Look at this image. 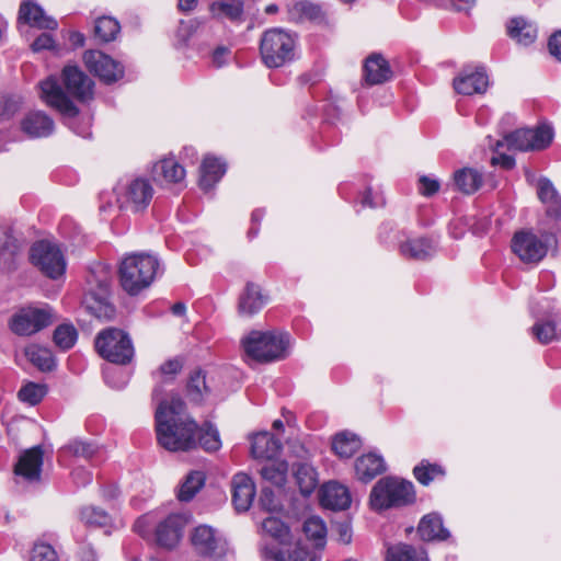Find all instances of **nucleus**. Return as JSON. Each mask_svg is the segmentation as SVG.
I'll list each match as a JSON object with an SVG mask.
<instances>
[{
    "label": "nucleus",
    "instance_id": "obj_7",
    "mask_svg": "<svg viewBox=\"0 0 561 561\" xmlns=\"http://www.w3.org/2000/svg\"><path fill=\"white\" fill-rule=\"evenodd\" d=\"M98 353L106 360L126 365L134 357V346L126 332L116 328L101 331L95 339Z\"/></svg>",
    "mask_w": 561,
    "mask_h": 561
},
{
    "label": "nucleus",
    "instance_id": "obj_39",
    "mask_svg": "<svg viewBox=\"0 0 561 561\" xmlns=\"http://www.w3.org/2000/svg\"><path fill=\"white\" fill-rule=\"evenodd\" d=\"M538 197L548 205L547 213L550 216L559 217L561 214V197L550 180L541 178L538 181Z\"/></svg>",
    "mask_w": 561,
    "mask_h": 561
},
{
    "label": "nucleus",
    "instance_id": "obj_29",
    "mask_svg": "<svg viewBox=\"0 0 561 561\" xmlns=\"http://www.w3.org/2000/svg\"><path fill=\"white\" fill-rule=\"evenodd\" d=\"M364 75L369 84H380L391 78L392 71L381 55L373 54L365 61Z\"/></svg>",
    "mask_w": 561,
    "mask_h": 561
},
{
    "label": "nucleus",
    "instance_id": "obj_50",
    "mask_svg": "<svg viewBox=\"0 0 561 561\" xmlns=\"http://www.w3.org/2000/svg\"><path fill=\"white\" fill-rule=\"evenodd\" d=\"M205 474L202 471H192L182 483L178 497L182 502L191 501L195 494L203 488Z\"/></svg>",
    "mask_w": 561,
    "mask_h": 561
},
{
    "label": "nucleus",
    "instance_id": "obj_24",
    "mask_svg": "<svg viewBox=\"0 0 561 561\" xmlns=\"http://www.w3.org/2000/svg\"><path fill=\"white\" fill-rule=\"evenodd\" d=\"M320 502L325 508L343 511L350 507L352 499L346 486L331 481L321 488Z\"/></svg>",
    "mask_w": 561,
    "mask_h": 561
},
{
    "label": "nucleus",
    "instance_id": "obj_9",
    "mask_svg": "<svg viewBox=\"0 0 561 561\" xmlns=\"http://www.w3.org/2000/svg\"><path fill=\"white\" fill-rule=\"evenodd\" d=\"M190 540L195 552L202 557L217 560L224 558L229 551L225 536L209 525L196 526L190 535Z\"/></svg>",
    "mask_w": 561,
    "mask_h": 561
},
{
    "label": "nucleus",
    "instance_id": "obj_14",
    "mask_svg": "<svg viewBox=\"0 0 561 561\" xmlns=\"http://www.w3.org/2000/svg\"><path fill=\"white\" fill-rule=\"evenodd\" d=\"M85 67L106 83L115 82L124 76L123 66L100 50H88L83 55Z\"/></svg>",
    "mask_w": 561,
    "mask_h": 561
},
{
    "label": "nucleus",
    "instance_id": "obj_19",
    "mask_svg": "<svg viewBox=\"0 0 561 561\" xmlns=\"http://www.w3.org/2000/svg\"><path fill=\"white\" fill-rule=\"evenodd\" d=\"M231 493L236 510L247 512L251 507L256 494L252 478L244 472L236 473L231 480Z\"/></svg>",
    "mask_w": 561,
    "mask_h": 561
},
{
    "label": "nucleus",
    "instance_id": "obj_62",
    "mask_svg": "<svg viewBox=\"0 0 561 561\" xmlns=\"http://www.w3.org/2000/svg\"><path fill=\"white\" fill-rule=\"evenodd\" d=\"M491 163L493 165H497L499 164L502 168H504L505 170H511L515 165V159L512 156H508V154H499V156L492 157Z\"/></svg>",
    "mask_w": 561,
    "mask_h": 561
},
{
    "label": "nucleus",
    "instance_id": "obj_18",
    "mask_svg": "<svg viewBox=\"0 0 561 561\" xmlns=\"http://www.w3.org/2000/svg\"><path fill=\"white\" fill-rule=\"evenodd\" d=\"M187 523L183 514H170L156 528L157 542L164 548L175 547L183 535V529Z\"/></svg>",
    "mask_w": 561,
    "mask_h": 561
},
{
    "label": "nucleus",
    "instance_id": "obj_55",
    "mask_svg": "<svg viewBox=\"0 0 561 561\" xmlns=\"http://www.w3.org/2000/svg\"><path fill=\"white\" fill-rule=\"evenodd\" d=\"M182 367L183 364L179 358L169 359L159 367L156 375L161 379L162 382H168L181 371Z\"/></svg>",
    "mask_w": 561,
    "mask_h": 561
},
{
    "label": "nucleus",
    "instance_id": "obj_46",
    "mask_svg": "<svg viewBox=\"0 0 561 561\" xmlns=\"http://www.w3.org/2000/svg\"><path fill=\"white\" fill-rule=\"evenodd\" d=\"M387 561H428L426 552L409 545H396L388 549Z\"/></svg>",
    "mask_w": 561,
    "mask_h": 561
},
{
    "label": "nucleus",
    "instance_id": "obj_35",
    "mask_svg": "<svg viewBox=\"0 0 561 561\" xmlns=\"http://www.w3.org/2000/svg\"><path fill=\"white\" fill-rule=\"evenodd\" d=\"M507 32L513 39L525 46L533 44L538 34L536 25L522 16L510 21Z\"/></svg>",
    "mask_w": 561,
    "mask_h": 561
},
{
    "label": "nucleus",
    "instance_id": "obj_64",
    "mask_svg": "<svg viewBox=\"0 0 561 561\" xmlns=\"http://www.w3.org/2000/svg\"><path fill=\"white\" fill-rule=\"evenodd\" d=\"M336 531L339 534V540L343 543L351 542L352 530L347 523H339L336 525Z\"/></svg>",
    "mask_w": 561,
    "mask_h": 561
},
{
    "label": "nucleus",
    "instance_id": "obj_17",
    "mask_svg": "<svg viewBox=\"0 0 561 561\" xmlns=\"http://www.w3.org/2000/svg\"><path fill=\"white\" fill-rule=\"evenodd\" d=\"M62 83L69 95L84 102L93 95L92 80L77 66H66L61 72Z\"/></svg>",
    "mask_w": 561,
    "mask_h": 561
},
{
    "label": "nucleus",
    "instance_id": "obj_34",
    "mask_svg": "<svg viewBox=\"0 0 561 561\" xmlns=\"http://www.w3.org/2000/svg\"><path fill=\"white\" fill-rule=\"evenodd\" d=\"M419 534L423 540H445L449 537V531L444 527L439 515L432 513L425 515L419 524Z\"/></svg>",
    "mask_w": 561,
    "mask_h": 561
},
{
    "label": "nucleus",
    "instance_id": "obj_63",
    "mask_svg": "<svg viewBox=\"0 0 561 561\" xmlns=\"http://www.w3.org/2000/svg\"><path fill=\"white\" fill-rule=\"evenodd\" d=\"M230 51L226 47H218L213 53V64L216 67H221L226 64L227 57L229 56Z\"/></svg>",
    "mask_w": 561,
    "mask_h": 561
},
{
    "label": "nucleus",
    "instance_id": "obj_41",
    "mask_svg": "<svg viewBox=\"0 0 561 561\" xmlns=\"http://www.w3.org/2000/svg\"><path fill=\"white\" fill-rule=\"evenodd\" d=\"M302 530L308 540L312 541L314 548L323 549L327 543V525L319 516H310L305 523Z\"/></svg>",
    "mask_w": 561,
    "mask_h": 561
},
{
    "label": "nucleus",
    "instance_id": "obj_6",
    "mask_svg": "<svg viewBox=\"0 0 561 561\" xmlns=\"http://www.w3.org/2000/svg\"><path fill=\"white\" fill-rule=\"evenodd\" d=\"M412 482L393 477L380 479L373 488L369 496L370 506L382 511L393 506L407 505L414 501Z\"/></svg>",
    "mask_w": 561,
    "mask_h": 561
},
{
    "label": "nucleus",
    "instance_id": "obj_20",
    "mask_svg": "<svg viewBox=\"0 0 561 561\" xmlns=\"http://www.w3.org/2000/svg\"><path fill=\"white\" fill-rule=\"evenodd\" d=\"M213 20L240 25L245 21L243 0H214L208 5Z\"/></svg>",
    "mask_w": 561,
    "mask_h": 561
},
{
    "label": "nucleus",
    "instance_id": "obj_42",
    "mask_svg": "<svg viewBox=\"0 0 561 561\" xmlns=\"http://www.w3.org/2000/svg\"><path fill=\"white\" fill-rule=\"evenodd\" d=\"M360 446L359 437L350 432L336 434L332 442V449L340 458H351Z\"/></svg>",
    "mask_w": 561,
    "mask_h": 561
},
{
    "label": "nucleus",
    "instance_id": "obj_33",
    "mask_svg": "<svg viewBox=\"0 0 561 561\" xmlns=\"http://www.w3.org/2000/svg\"><path fill=\"white\" fill-rule=\"evenodd\" d=\"M21 243L11 233L4 232V241L0 245V272L10 273L18 266Z\"/></svg>",
    "mask_w": 561,
    "mask_h": 561
},
{
    "label": "nucleus",
    "instance_id": "obj_54",
    "mask_svg": "<svg viewBox=\"0 0 561 561\" xmlns=\"http://www.w3.org/2000/svg\"><path fill=\"white\" fill-rule=\"evenodd\" d=\"M80 516L85 524L92 526H104L108 522L106 512L93 506L83 508Z\"/></svg>",
    "mask_w": 561,
    "mask_h": 561
},
{
    "label": "nucleus",
    "instance_id": "obj_22",
    "mask_svg": "<svg viewBox=\"0 0 561 561\" xmlns=\"http://www.w3.org/2000/svg\"><path fill=\"white\" fill-rule=\"evenodd\" d=\"M43 466V450L41 446H35L25 450L19 458L14 467L16 476L24 478L30 482L38 481Z\"/></svg>",
    "mask_w": 561,
    "mask_h": 561
},
{
    "label": "nucleus",
    "instance_id": "obj_57",
    "mask_svg": "<svg viewBox=\"0 0 561 561\" xmlns=\"http://www.w3.org/2000/svg\"><path fill=\"white\" fill-rule=\"evenodd\" d=\"M67 448L75 456L82 457L84 459L91 458L95 453V448L92 444L82 440H73Z\"/></svg>",
    "mask_w": 561,
    "mask_h": 561
},
{
    "label": "nucleus",
    "instance_id": "obj_15",
    "mask_svg": "<svg viewBox=\"0 0 561 561\" xmlns=\"http://www.w3.org/2000/svg\"><path fill=\"white\" fill-rule=\"evenodd\" d=\"M533 316L536 319L531 328V332L538 342L548 344L558 337L556 323L552 318L558 313L554 307L548 301L543 300L531 307Z\"/></svg>",
    "mask_w": 561,
    "mask_h": 561
},
{
    "label": "nucleus",
    "instance_id": "obj_47",
    "mask_svg": "<svg viewBox=\"0 0 561 561\" xmlns=\"http://www.w3.org/2000/svg\"><path fill=\"white\" fill-rule=\"evenodd\" d=\"M30 362L43 371H50L55 367V359L51 352L38 345H31L25 350Z\"/></svg>",
    "mask_w": 561,
    "mask_h": 561
},
{
    "label": "nucleus",
    "instance_id": "obj_61",
    "mask_svg": "<svg viewBox=\"0 0 561 561\" xmlns=\"http://www.w3.org/2000/svg\"><path fill=\"white\" fill-rule=\"evenodd\" d=\"M548 47L550 54L561 61V31L550 37Z\"/></svg>",
    "mask_w": 561,
    "mask_h": 561
},
{
    "label": "nucleus",
    "instance_id": "obj_49",
    "mask_svg": "<svg viewBox=\"0 0 561 561\" xmlns=\"http://www.w3.org/2000/svg\"><path fill=\"white\" fill-rule=\"evenodd\" d=\"M196 436H198L196 438L197 446H201L206 451H216L221 446L217 428L208 422L202 427L197 426Z\"/></svg>",
    "mask_w": 561,
    "mask_h": 561
},
{
    "label": "nucleus",
    "instance_id": "obj_23",
    "mask_svg": "<svg viewBox=\"0 0 561 561\" xmlns=\"http://www.w3.org/2000/svg\"><path fill=\"white\" fill-rule=\"evenodd\" d=\"M488 85V76L482 69L471 72L466 68L454 79V89L457 93L463 95L484 93Z\"/></svg>",
    "mask_w": 561,
    "mask_h": 561
},
{
    "label": "nucleus",
    "instance_id": "obj_16",
    "mask_svg": "<svg viewBox=\"0 0 561 561\" xmlns=\"http://www.w3.org/2000/svg\"><path fill=\"white\" fill-rule=\"evenodd\" d=\"M513 252L526 263H537L547 254V245L529 231L516 232L512 240Z\"/></svg>",
    "mask_w": 561,
    "mask_h": 561
},
{
    "label": "nucleus",
    "instance_id": "obj_51",
    "mask_svg": "<svg viewBox=\"0 0 561 561\" xmlns=\"http://www.w3.org/2000/svg\"><path fill=\"white\" fill-rule=\"evenodd\" d=\"M415 479L423 485H428L434 479L444 476L445 471L437 463L422 460L414 469Z\"/></svg>",
    "mask_w": 561,
    "mask_h": 561
},
{
    "label": "nucleus",
    "instance_id": "obj_36",
    "mask_svg": "<svg viewBox=\"0 0 561 561\" xmlns=\"http://www.w3.org/2000/svg\"><path fill=\"white\" fill-rule=\"evenodd\" d=\"M226 165L218 159L206 157L201 165L199 186L204 191L210 190L225 174Z\"/></svg>",
    "mask_w": 561,
    "mask_h": 561
},
{
    "label": "nucleus",
    "instance_id": "obj_25",
    "mask_svg": "<svg viewBox=\"0 0 561 561\" xmlns=\"http://www.w3.org/2000/svg\"><path fill=\"white\" fill-rule=\"evenodd\" d=\"M265 304L266 297L262 294L260 286L249 282L239 297L238 311L243 317H252Z\"/></svg>",
    "mask_w": 561,
    "mask_h": 561
},
{
    "label": "nucleus",
    "instance_id": "obj_32",
    "mask_svg": "<svg viewBox=\"0 0 561 561\" xmlns=\"http://www.w3.org/2000/svg\"><path fill=\"white\" fill-rule=\"evenodd\" d=\"M435 243L428 238L409 239L400 245V253L408 259L426 260L435 253Z\"/></svg>",
    "mask_w": 561,
    "mask_h": 561
},
{
    "label": "nucleus",
    "instance_id": "obj_44",
    "mask_svg": "<svg viewBox=\"0 0 561 561\" xmlns=\"http://www.w3.org/2000/svg\"><path fill=\"white\" fill-rule=\"evenodd\" d=\"M262 531L283 546L290 543L293 539L289 527L276 517L265 518L262 523Z\"/></svg>",
    "mask_w": 561,
    "mask_h": 561
},
{
    "label": "nucleus",
    "instance_id": "obj_2",
    "mask_svg": "<svg viewBox=\"0 0 561 561\" xmlns=\"http://www.w3.org/2000/svg\"><path fill=\"white\" fill-rule=\"evenodd\" d=\"M111 279V271L103 264H96L87 277L88 290L83 297V306L101 320H112L115 316V307L108 299Z\"/></svg>",
    "mask_w": 561,
    "mask_h": 561
},
{
    "label": "nucleus",
    "instance_id": "obj_59",
    "mask_svg": "<svg viewBox=\"0 0 561 561\" xmlns=\"http://www.w3.org/2000/svg\"><path fill=\"white\" fill-rule=\"evenodd\" d=\"M419 184V191L424 196H431L439 190L438 181L425 175L420 178Z\"/></svg>",
    "mask_w": 561,
    "mask_h": 561
},
{
    "label": "nucleus",
    "instance_id": "obj_4",
    "mask_svg": "<svg viewBox=\"0 0 561 561\" xmlns=\"http://www.w3.org/2000/svg\"><path fill=\"white\" fill-rule=\"evenodd\" d=\"M245 354L260 363L280 360L288 354L289 335L280 331H252L243 340Z\"/></svg>",
    "mask_w": 561,
    "mask_h": 561
},
{
    "label": "nucleus",
    "instance_id": "obj_10",
    "mask_svg": "<svg viewBox=\"0 0 561 561\" xmlns=\"http://www.w3.org/2000/svg\"><path fill=\"white\" fill-rule=\"evenodd\" d=\"M54 320V310L48 305L26 307L11 318L10 328L18 335H31L47 328Z\"/></svg>",
    "mask_w": 561,
    "mask_h": 561
},
{
    "label": "nucleus",
    "instance_id": "obj_48",
    "mask_svg": "<svg viewBox=\"0 0 561 561\" xmlns=\"http://www.w3.org/2000/svg\"><path fill=\"white\" fill-rule=\"evenodd\" d=\"M121 32L118 21L112 16H101L95 21L94 35L104 43L112 42Z\"/></svg>",
    "mask_w": 561,
    "mask_h": 561
},
{
    "label": "nucleus",
    "instance_id": "obj_5",
    "mask_svg": "<svg viewBox=\"0 0 561 561\" xmlns=\"http://www.w3.org/2000/svg\"><path fill=\"white\" fill-rule=\"evenodd\" d=\"M296 37L283 28H271L263 33L260 54L265 66L279 68L294 60Z\"/></svg>",
    "mask_w": 561,
    "mask_h": 561
},
{
    "label": "nucleus",
    "instance_id": "obj_26",
    "mask_svg": "<svg viewBox=\"0 0 561 561\" xmlns=\"http://www.w3.org/2000/svg\"><path fill=\"white\" fill-rule=\"evenodd\" d=\"M21 128L28 137H47L54 130V122L47 114L34 111L24 117Z\"/></svg>",
    "mask_w": 561,
    "mask_h": 561
},
{
    "label": "nucleus",
    "instance_id": "obj_37",
    "mask_svg": "<svg viewBox=\"0 0 561 561\" xmlns=\"http://www.w3.org/2000/svg\"><path fill=\"white\" fill-rule=\"evenodd\" d=\"M294 477L300 493L305 496L310 495L316 490L319 482L316 469L308 462L295 465Z\"/></svg>",
    "mask_w": 561,
    "mask_h": 561
},
{
    "label": "nucleus",
    "instance_id": "obj_43",
    "mask_svg": "<svg viewBox=\"0 0 561 561\" xmlns=\"http://www.w3.org/2000/svg\"><path fill=\"white\" fill-rule=\"evenodd\" d=\"M454 180L459 191L465 194H473L483 183L482 174L471 168L458 170L454 175Z\"/></svg>",
    "mask_w": 561,
    "mask_h": 561
},
{
    "label": "nucleus",
    "instance_id": "obj_28",
    "mask_svg": "<svg viewBox=\"0 0 561 561\" xmlns=\"http://www.w3.org/2000/svg\"><path fill=\"white\" fill-rule=\"evenodd\" d=\"M280 449L279 439L267 432L255 434L251 438V454L256 459H273Z\"/></svg>",
    "mask_w": 561,
    "mask_h": 561
},
{
    "label": "nucleus",
    "instance_id": "obj_56",
    "mask_svg": "<svg viewBox=\"0 0 561 561\" xmlns=\"http://www.w3.org/2000/svg\"><path fill=\"white\" fill-rule=\"evenodd\" d=\"M54 548L46 543H37L32 550L31 561H57Z\"/></svg>",
    "mask_w": 561,
    "mask_h": 561
},
{
    "label": "nucleus",
    "instance_id": "obj_53",
    "mask_svg": "<svg viewBox=\"0 0 561 561\" xmlns=\"http://www.w3.org/2000/svg\"><path fill=\"white\" fill-rule=\"evenodd\" d=\"M45 394V386L35 382H28L19 390L18 398L24 403L36 405L43 400Z\"/></svg>",
    "mask_w": 561,
    "mask_h": 561
},
{
    "label": "nucleus",
    "instance_id": "obj_8",
    "mask_svg": "<svg viewBox=\"0 0 561 561\" xmlns=\"http://www.w3.org/2000/svg\"><path fill=\"white\" fill-rule=\"evenodd\" d=\"M30 260L45 276L58 279L66 272V259L56 243L47 240L35 242L30 250Z\"/></svg>",
    "mask_w": 561,
    "mask_h": 561
},
{
    "label": "nucleus",
    "instance_id": "obj_58",
    "mask_svg": "<svg viewBox=\"0 0 561 561\" xmlns=\"http://www.w3.org/2000/svg\"><path fill=\"white\" fill-rule=\"evenodd\" d=\"M261 507L267 512H275L280 508V503L276 499L274 492L264 488L259 499Z\"/></svg>",
    "mask_w": 561,
    "mask_h": 561
},
{
    "label": "nucleus",
    "instance_id": "obj_40",
    "mask_svg": "<svg viewBox=\"0 0 561 561\" xmlns=\"http://www.w3.org/2000/svg\"><path fill=\"white\" fill-rule=\"evenodd\" d=\"M186 393L191 401L195 403L203 402L210 393V388L206 381V375L203 370H194L187 380Z\"/></svg>",
    "mask_w": 561,
    "mask_h": 561
},
{
    "label": "nucleus",
    "instance_id": "obj_3",
    "mask_svg": "<svg viewBox=\"0 0 561 561\" xmlns=\"http://www.w3.org/2000/svg\"><path fill=\"white\" fill-rule=\"evenodd\" d=\"M159 268L157 257L146 253L127 255L119 266V280L125 291L137 295L154 279Z\"/></svg>",
    "mask_w": 561,
    "mask_h": 561
},
{
    "label": "nucleus",
    "instance_id": "obj_38",
    "mask_svg": "<svg viewBox=\"0 0 561 561\" xmlns=\"http://www.w3.org/2000/svg\"><path fill=\"white\" fill-rule=\"evenodd\" d=\"M153 175L168 183H180L185 178L184 168L174 159L165 158L153 165Z\"/></svg>",
    "mask_w": 561,
    "mask_h": 561
},
{
    "label": "nucleus",
    "instance_id": "obj_31",
    "mask_svg": "<svg viewBox=\"0 0 561 561\" xmlns=\"http://www.w3.org/2000/svg\"><path fill=\"white\" fill-rule=\"evenodd\" d=\"M386 470L383 458L369 453L357 458L355 462L356 476L362 481H370Z\"/></svg>",
    "mask_w": 561,
    "mask_h": 561
},
{
    "label": "nucleus",
    "instance_id": "obj_1",
    "mask_svg": "<svg viewBox=\"0 0 561 561\" xmlns=\"http://www.w3.org/2000/svg\"><path fill=\"white\" fill-rule=\"evenodd\" d=\"M158 444L169 451H187L197 447V423L186 412L180 397L161 401L156 410Z\"/></svg>",
    "mask_w": 561,
    "mask_h": 561
},
{
    "label": "nucleus",
    "instance_id": "obj_13",
    "mask_svg": "<svg viewBox=\"0 0 561 561\" xmlns=\"http://www.w3.org/2000/svg\"><path fill=\"white\" fill-rule=\"evenodd\" d=\"M41 98L66 118L71 119L78 116V107L68 98L55 77H49L41 82Z\"/></svg>",
    "mask_w": 561,
    "mask_h": 561
},
{
    "label": "nucleus",
    "instance_id": "obj_11",
    "mask_svg": "<svg viewBox=\"0 0 561 561\" xmlns=\"http://www.w3.org/2000/svg\"><path fill=\"white\" fill-rule=\"evenodd\" d=\"M153 196V187L149 180L136 178L117 187L116 197L121 208L134 213L146 209Z\"/></svg>",
    "mask_w": 561,
    "mask_h": 561
},
{
    "label": "nucleus",
    "instance_id": "obj_52",
    "mask_svg": "<svg viewBox=\"0 0 561 561\" xmlns=\"http://www.w3.org/2000/svg\"><path fill=\"white\" fill-rule=\"evenodd\" d=\"M77 330L71 324H61L54 331V342L62 351L71 348L77 341Z\"/></svg>",
    "mask_w": 561,
    "mask_h": 561
},
{
    "label": "nucleus",
    "instance_id": "obj_21",
    "mask_svg": "<svg viewBox=\"0 0 561 561\" xmlns=\"http://www.w3.org/2000/svg\"><path fill=\"white\" fill-rule=\"evenodd\" d=\"M19 21L39 30H56L57 21L47 15L44 9L33 0H25L19 9Z\"/></svg>",
    "mask_w": 561,
    "mask_h": 561
},
{
    "label": "nucleus",
    "instance_id": "obj_45",
    "mask_svg": "<svg viewBox=\"0 0 561 561\" xmlns=\"http://www.w3.org/2000/svg\"><path fill=\"white\" fill-rule=\"evenodd\" d=\"M260 473L262 478L275 486H283L287 481L288 463L284 460L265 463Z\"/></svg>",
    "mask_w": 561,
    "mask_h": 561
},
{
    "label": "nucleus",
    "instance_id": "obj_60",
    "mask_svg": "<svg viewBox=\"0 0 561 561\" xmlns=\"http://www.w3.org/2000/svg\"><path fill=\"white\" fill-rule=\"evenodd\" d=\"M33 51H41L45 49H54L55 41L48 33H43L31 45Z\"/></svg>",
    "mask_w": 561,
    "mask_h": 561
},
{
    "label": "nucleus",
    "instance_id": "obj_27",
    "mask_svg": "<svg viewBox=\"0 0 561 561\" xmlns=\"http://www.w3.org/2000/svg\"><path fill=\"white\" fill-rule=\"evenodd\" d=\"M262 553L266 560L273 561H320V557L316 552L300 545L288 550L264 547Z\"/></svg>",
    "mask_w": 561,
    "mask_h": 561
},
{
    "label": "nucleus",
    "instance_id": "obj_12",
    "mask_svg": "<svg viewBox=\"0 0 561 561\" xmlns=\"http://www.w3.org/2000/svg\"><path fill=\"white\" fill-rule=\"evenodd\" d=\"M553 138V130L549 125L542 124L536 128H520L504 137L508 149L529 151L547 148Z\"/></svg>",
    "mask_w": 561,
    "mask_h": 561
},
{
    "label": "nucleus",
    "instance_id": "obj_30",
    "mask_svg": "<svg viewBox=\"0 0 561 561\" xmlns=\"http://www.w3.org/2000/svg\"><path fill=\"white\" fill-rule=\"evenodd\" d=\"M288 19L293 22L320 21L324 18L321 5L308 0H297L287 5Z\"/></svg>",
    "mask_w": 561,
    "mask_h": 561
}]
</instances>
